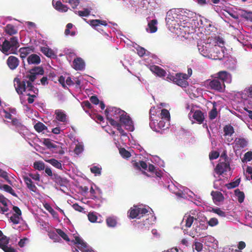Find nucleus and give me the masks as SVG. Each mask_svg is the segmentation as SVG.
Instances as JSON below:
<instances>
[{"label":"nucleus","mask_w":252,"mask_h":252,"mask_svg":"<svg viewBox=\"0 0 252 252\" xmlns=\"http://www.w3.org/2000/svg\"><path fill=\"white\" fill-rule=\"evenodd\" d=\"M157 20H153L148 23V28L146 29L147 31H149L151 33L155 32L157 31Z\"/></svg>","instance_id":"nucleus-26"},{"label":"nucleus","mask_w":252,"mask_h":252,"mask_svg":"<svg viewBox=\"0 0 252 252\" xmlns=\"http://www.w3.org/2000/svg\"><path fill=\"white\" fill-rule=\"evenodd\" d=\"M73 208L79 212H83L84 211V209L81 207V206L79 205L77 203H75L73 204L72 205Z\"/></svg>","instance_id":"nucleus-58"},{"label":"nucleus","mask_w":252,"mask_h":252,"mask_svg":"<svg viewBox=\"0 0 252 252\" xmlns=\"http://www.w3.org/2000/svg\"><path fill=\"white\" fill-rule=\"evenodd\" d=\"M14 82L16 92L19 94H22L26 90V81H21L19 78H15Z\"/></svg>","instance_id":"nucleus-9"},{"label":"nucleus","mask_w":252,"mask_h":252,"mask_svg":"<svg viewBox=\"0 0 252 252\" xmlns=\"http://www.w3.org/2000/svg\"><path fill=\"white\" fill-rule=\"evenodd\" d=\"M56 119L61 122L66 121V115L62 110L57 109L55 111Z\"/></svg>","instance_id":"nucleus-22"},{"label":"nucleus","mask_w":252,"mask_h":252,"mask_svg":"<svg viewBox=\"0 0 252 252\" xmlns=\"http://www.w3.org/2000/svg\"><path fill=\"white\" fill-rule=\"evenodd\" d=\"M219 156V153L216 151H213L209 155L210 159H214L217 158Z\"/></svg>","instance_id":"nucleus-62"},{"label":"nucleus","mask_w":252,"mask_h":252,"mask_svg":"<svg viewBox=\"0 0 252 252\" xmlns=\"http://www.w3.org/2000/svg\"><path fill=\"white\" fill-rule=\"evenodd\" d=\"M184 220H185L186 221V226L187 227H190L191 224H192V222L194 220V218L193 217L189 216L185 217Z\"/></svg>","instance_id":"nucleus-41"},{"label":"nucleus","mask_w":252,"mask_h":252,"mask_svg":"<svg viewBox=\"0 0 252 252\" xmlns=\"http://www.w3.org/2000/svg\"><path fill=\"white\" fill-rule=\"evenodd\" d=\"M150 125L152 128L154 127L156 131H158V129L168 128L169 122L162 119L154 120L151 117V121Z\"/></svg>","instance_id":"nucleus-5"},{"label":"nucleus","mask_w":252,"mask_h":252,"mask_svg":"<svg viewBox=\"0 0 252 252\" xmlns=\"http://www.w3.org/2000/svg\"><path fill=\"white\" fill-rule=\"evenodd\" d=\"M123 119H121L119 122L122 123L125 126L126 129L129 131H132L134 130L133 123L129 117V116L127 115V114L125 112L123 115Z\"/></svg>","instance_id":"nucleus-8"},{"label":"nucleus","mask_w":252,"mask_h":252,"mask_svg":"<svg viewBox=\"0 0 252 252\" xmlns=\"http://www.w3.org/2000/svg\"><path fill=\"white\" fill-rule=\"evenodd\" d=\"M51 179L60 186H64L67 183V180L65 178H62L57 173H54Z\"/></svg>","instance_id":"nucleus-15"},{"label":"nucleus","mask_w":252,"mask_h":252,"mask_svg":"<svg viewBox=\"0 0 252 252\" xmlns=\"http://www.w3.org/2000/svg\"><path fill=\"white\" fill-rule=\"evenodd\" d=\"M140 215V208L134 206V208H131L130 210L129 217L131 219H134L139 217Z\"/></svg>","instance_id":"nucleus-30"},{"label":"nucleus","mask_w":252,"mask_h":252,"mask_svg":"<svg viewBox=\"0 0 252 252\" xmlns=\"http://www.w3.org/2000/svg\"><path fill=\"white\" fill-rule=\"evenodd\" d=\"M34 128L35 130L38 132H42L44 130L47 129V127L41 122L37 123L34 126Z\"/></svg>","instance_id":"nucleus-35"},{"label":"nucleus","mask_w":252,"mask_h":252,"mask_svg":"<svg viewBox=\"0 0 252 252\" xmlns=\"http://www.w3.org/2000/svg\"><path fill=\"white\" fill-rule=\"evenodd\" d=\"M29 175L31 178L35 181H39L40 180V175L39 174L30 173Z\"/></svg>","instance_id":"nucleus-64"},{"label":"nucleus","mask_w":252,"mask_h":252,"mask_svg":"<svg viewBox=\"0 0 252 252\" xmlns=\"http://www.w3.org/2000/svg\"><path fill=\"white\" fill-rule=\"evenodd\" d=\"M160 115V117L159 118V119H162L166 121L169 122L170 115L169 112L167 110L165 109H162L161 111Z\"/></svg>","instance_id":"nucleus-31"},{"label":"nucleus","mask_w":252,"mask_h":252,"mask_svg":"<svg viewBox=\"0 0 252 252\" xmlns=\"http://www.w3.org/2000/svg\"><path fill=\"white\" fill-rule=\"evenodd\" d=\"M212 211L214 213L218 214L219 216L220 217L225 216V213L221 211L220 208L213 209Z\"/></svg>","instance_id":"nucleus-54"},{"label":"nucleus","mask_w":252,"mask_h":252,"mask_svg":"<svg viewBox=\"0 0 252 252\" xmlns=\"http://www.w3.org/2000/svg\"><path fill=\"white\" fill-rule=\"evenodd\" d=\"M235 142L240 148H244L247 145V141L244 138H237Z\"/></svg>","instance_id":"nucleus-34"},{"label":"nucleus","mask_w":252,"mask_h":252,"mask_svg":"<svg viewBox=\"0 0 252 252\" xmlns=\"http://www.w3.org/2000/svg\"><path fill=\"white\" fill-rule=\"evenodd\" d=\"M218 75L220 81L223 83L224 82L230 83L231 82V76L226 71H220L218 73Z\"/></svg>","instance_id":"nucleus-13"},{"label":"nucleus","mask_w":252,"mask_h":252,"mask_svg":"<svg viewBox=\"0 0 252 252\" xmlns=\"http://www.w3.org/2000/svg\"><path fill=\"white\" fill-rule=\"evenodd\" d=\"M173 81L182 87H186L188 85L187 80L189 76L185 73H177L172 77Z\"/></svg>","instance_id":"nucleus-4"},{"label":"nucleus","mask_w":252,"mask_h":252,"mask_svg":"<svg viewBox=\"0 0 252 252\" xmlns=\"http://www.w3.org/2000/svg\"><path fill=\"white\" fill-rule=\"evenodd\" d=\"M218 114L217 108L215 104H213V109L210 111L209 113V116L210 119L213 120L216 118Z\"/></svg>","instance_id":"nucleus-42"},{"label":"nucleus","mask_w":252,"mask_h":252,"mask_svg":"<svg viewBox=\"0 0 252 252\" xmlns=\"http://www.w3.org/2000/svg\"><path fill=\"white\" fill-rule=\"evenodd\" d=\"M3 242H4V243H8L9 240L6 236H3V233L0 230V245Z\"/></svg>","instance_id":"nucleus-56"},{"label":"nucleus","mask_w":252,"mask_h":252,"mask_svg":"<svg viewBox=\"0 0 252 252\" xmlns=\"http://www.w3.org/2000/svg\"><path fill=\"white\" fill-rule=\"evenodd\" d=\"M74 243L79 245L78 248L82 252H85L86 251H89V250H87V244L80 237L78 236L75 237Z\"/></svg>","instance_id":"nucleus-18"},{"label":"nucleus","mask_w":252,"mask_h":252,"mask_svg":"<svg viewBox=\"0 0 252 252\" xmlns=\"http://www.w3.org/2000/svg\"><path fill=\"white\" fill-rule=\"evenodd\" d=\"M91 171L93 173H94L96 174H100V172H101L100 169L96 166H93V167H92L91 168Z\"/></svg>","instance_id":"nucleus-63"},{"label":"nucleus","mask_w":252,"mask_h":252,"mask_svg":"<svg viewBox=\"0 0 252 252\" xmlns=\"http://www.w3.org/2000/svg\"><path fill=\"white\" fill-rule=\"evenodd\" d=\"M40 51L47 57L53 58L55 56L54 51L49 47H42Z\"/></svg>","instance_id":"nucleus-25"},{"label":"nucleus","mask_w":252,"mask_h":252,"mask_svg":"<svg viewBox=\"0 0 252 252\" xmlns=\"http://www.w3.org/2000/svg\"><path fill=\"white\" fill-rule=\"evenodd\" d=\"M49 237L50 239L54 240L55 242L58 241V240L60 239L58 233L57 234L54 232H50Z\"/></svg>","instance_id":"nucleus-48"},{"label":"nucleus","mask_w":252,"mask_h":252,"mask_svg":"<svg viewBox=\"0 0 252 252\" xmlns=\"http://www.w3.org/2000/svg\"><path fill=\"white\" fill-rule=\"evenodd\" d=\"M20 216L13 214L10 219L13 223L18 224L19 223Z\"/></svg>","instance_id":"nucleus-51"},{"label":"nucleus","mask_w":252,"mask_h":252,"mask_svg":"<svg viewBox=\"0 0 252 252\" xmlns=\"http://www.w3.org/2000/svg\"><path fill=\"white\" fill-rule=\"evenodd\" d=\"M212 44L201 41L198 43L197 47L200 53L206 58H212L211 55H209L210 50H211Z\"/></svg>","instance_id":"nucleus-3"},{"label":"nucleus","mask_w":252,"mask_h":252,"mask_svg":"<svg viewBox=\"0 0 252 252\" xmlns=\"http://www.w3.org/2000/svg\"><path fill=\"white\" fill-rule=\"evenodd\" d=\"M27 62L29 64H39L41 62V59L38 55L32 54L28 57Z\"/></svg>","instance_id":"nucleus-17"},{"label":"nucleus","mask_w":252,"mask_h":252,"mask_svg":"<svg viewBox=\"0 0 252 252\" xmlns=\"http://www.w3.org/2000/svg\"><path fill=\"white\" fill-rule=\"evenodd\" d=\"M236 195L238 197V201L240 203L243 202L244 199V193L243 192L240 191H235Z\"/></svg>","instance_id":"nucleus-49"},{"label":"nucleus","mask_w":252,"mask_h":252,"mask_svg":"<svg viewBox=\"0 0 252 252\" xmlns=\"http://www.w3.org/2000/svg\"><path fill=\"white\" fill-rule=\"evenodd\" d=\"M191 113H193L192 117L199 124L203 123L204 120V114L199 110H194L192 108H191L190 112L189 114V117L190 118Z\"/></svg>","instance_id":"nucleus-11"},{"label":"nucleus","mask_w":252,"mask_h":252,"mask_svg":"<svg viewBox=\"0 0 252 252\" xmlns=\"http://www.w3.org/2000/svg\"><path fill=\"white\" fill-rule=\"evenodd\" d=\"M4 32L6 34L12 36L16 34L18 31L14 25L8 24L4 27Z\"/></svg>","instance_id":"nucleus-21"},{"label":"nucleus","mask_w":252,"mask_h":252,"mask_svg":"<svg viewBox=\"0 0 252 252\" xmlns=\"http://www.w3.org/2000/svg\"><path fill=\"white\" fill-rule=\"evenodd\" d=\"M44 207L53 216L57 215V213L49 204H46Z\"/></svg>","instance_id":"nucleus-50"},{"label":"nucleus","mask_w":252,"mask_h":252,"mask_svg":"<svg viewBox=\"0 0 252 252\" xmlns=\"http://www.w3.org/2000/svg\"><path fill=\"white\" fill-rule=\"evenodd\" d=\"M228 169H229V164L226 162V161L218 164L215 169L216 172L220 175L222 174L224 172L227 171Z\"/></svg>","instance_id":"nucleus-14"},{"label":"nucleus","mask_w":252,"mask_h":252,"mask_svg":"<svg viewBox=\"0 0 252 252\" xmlns=\"http://www.w3.org/2000/svg\"><path fill=\"white\" fill-rule=\"evenodd\" d=\"M3 189L5 191L10 193L12 195L17 197V195L15 193L14 189L9 186L7 185H3L2 186H0V189Z\"/></svg>","instance_id":"nucleus-32"},{"label":"nucleus","mask_w":252,"mask_h":252,"mask_svg":"<svg viewBox=\"0 0 252 252\" xmlns=\"http://www.w3.org/2000/svg\"><path fill=\"white\" fill-rule=\"evenodd\" d=\"M33 167L38 170L41 171L45 169L44 163L41 161H35L33 163Z\"/></svg>","instance_id":"nucleus-38"},{"label":"nucleus","mask_w":252,"mask_h":252,"mask_svg":"<svg viewBox=\"0 0 252 252\" xmlns=\"http://www.w3.org/2000/svg\"><path fill=\"white\" fill-rule=\"evenodd\" d=\"M211 195L215 202H221L223 200V196L222 193L219 191H212Z\"/></svg>","instance_id":"nucleus-27"},{"label":"nucleus","mask_w":252,"mask_h":252,"mask_svg":"<svg viewBox=\"0 0 252 252\" xmlns=\"http://www.w3.org/2000/svg\"><path fill=\"white\" fill-rule=\"evenodd\" d=\"M46 162L51 164L52 166L55 167L56 168L59 169H63L62 164L61 161H58V160L55 158H51L46 160Z\"/></svg>","instance_id":"nucleus-28"},{"label":"nucleus","mask_w":252,"mask_h":252,"mask_svg":"<svg viewBox=\"0 0 252 252\" xmlns=\"http://www.w3.org/2000/svg\"><path fill=\"white\" fill-rule=\"evenodd\" d=\"M68 2L73 8H75L79 3V0H69Z\"/></svg>","instance_id":"nucleus-59"},{"label":"nucleus","mask_w":252,"mask_h":252,"mask_svg":"<svg viewBox=\"0 0 252 252\" xmlns=\"http://www.w3.org/2000/svg\"><path fill=\"white\" fill-rule=\"evenodd\" d=\"M209 225L211 226H214L218 224V220L216 218H211L208 222Z\"/></svg>","instance_id":"nucleus-57"},{"label":"nucleus","mask_w":252,"mask_h":252,"mask_svg":"<svg viewBox=\"0 0 252 252\" xmlns=\"http://www.w3.org/2000/svg\"><path fill=\"white\" fill-rule=\"evenodd\" d=\"M19 63L18 58L13 56H9L6 61L8 66L11 70L15 69L18 66Z\"/></svg>","instance_id":"nucleus-12"},{"label":"nucleus","mask_w":252,"mask_h":252,"mask_svg":"<svg viewBox=\"0 0 252 252\" xmlns=\"http://www.w3.org/2000/svg\"><path fill=\"white\" fill-rule=\"evenodd\" d=\"M150 70L154 73L157 74L159 76H165L166 72L162 68L158 66L152 65L150 67Z\"/></svg>","instance_id":"nucleus-23"},{"label":"nucleus","mask_w":252,"mask_h":252,"mask_svg":"<svg viewBox=\"0 0 252 252\" xmlns=\"http://www.w3.org/2000/svg\"><path fill=\"white\" fill-rule=\"evenodd\" d=\"M238 13L242 17L252 22V12H248L243 9H239Z\"/></svg>","instance_id":"nucleus-24"},{"label":"nucleus","mask_w":252,"mask_h":252,"mask_svg":"<svg viewBox=\"0 0 252 252\" xmlns=\"http://www.w3.org/2000/svg\"><path fill=\"white\" fill-rule=\"evenodd\" d=\"M26 81V84L27 83V86H26V89L29 91H32L34 89V86L32 84V82L30 81Z\"/></svg>","instance_id":"nucleus-61"},{"label":"nucleus","mask_w":252,"mask_h":252,"mask_svg":"<svg viewBox=\"0 0 252 252\" xmlns=\"http://www.w3.org/2000/svg\"><path fill=\"white\" fill-rule=\"evenodd\" d=\"M43 144L49 149H51V146L53 142L50 139H45L43 141Z\"/></svg>","instance_id":"nucleus-60"},{"label":"nucleus","mask_w":252,"mask_h":252,"mask_svg":"<svg viewBox=\"0 0 252 252\" xmlns=\"http://www.w3.org/2000/svg\"><path fill=\"white\" fill-rule=\"evenodd\" d=\"M26 78L28 79V81H30L31 82H33L37 78V75L35 74V73L31 72L30 71V74H27L25 76Z\"/></svg>","instance_id":"nucleus-44"},{"label":"nucleus","mask_w":252,"mask_h":252,"mask_svg":"<svg viewBox=\"0 0 252 252\" xmlns=\"http://www.w3.org/2000/svg\"><path fill=\"white\" fill-rule=\"evenodd\" d=\"M31 72L35 73L36 75H43L44 71L43 68L40 66L34 67L32 69H31Z\"/></svg>","instance_id":"nucleus-39"},{"label":"nucleus","mask_w":252,"mask_h":252,"mask_svg":"<svg viewBox=\"0 0 252 252\" xmlns=\"http://www.w3.org/2000/svg\"><path fill=\"white\" fill-rule=\"evenodd\" d=\"M211 89L219 92H222L225 88L224 83L219 79H214L211 81L209 84Z\"/></svg>","instance_id":"nucleus-10"},{"label":"nucleus","mask_w":252,"mask_h":252,"mask_svg":"<svg viewBox=\"0 0 252 252\" xmlns=\"http://www.w3.org/2000/svg\"><path fill=\"white\" fill-rule=\"evenodd\" d=\"M90 100L94 104L97 105L100 102L99 100L96 95H93L90 98Z\"/></svg>","instance_id":"nucleus-55"},{"label":"nucleus","mask_w":252,"mask_h":252,"mask_svg":"<svg viewBox=\"0 0 252 252\" xmlns=\"http://www.w3.org/2000/svg\"><path fill=\"white\" fill-rule=\"evenodd\" d=\"M224 135L225 136H231L234 133L233 127L231 126H226L224 127Z\"/></svg>","instance_id":"nucleus-37"},{"label":"nucleus","mask_w":252,"mask_h":252,"mask_svg":"<svg viewBox=\"0 0 252 252\" xmlns=\"http://www.w3.org/2000/svg\"><path fill=\"white\" fill-rule=\"evenodd\" d=\"M209 55H211L212 58L209 59L212 60H221L223 57V51L219 46L212 44L211 50H210Z\"/></svg>","instance_id":"nucleus-6"},{"label":"nucleus","mask_w":252,"mask_h":252,"mask_svg":"<svg viewBox=\"0 0 252 252\" xmlns=\"http://www.w3.org/2000/svg\"><path fill=\"white\" fill-rule=\"evenodd\" d=\"M54 6L56 10L61 12H66L68 10L67 6L66 5L63 4L60 1H57Z\"/></svg>","instance_id":"nucleus-29"},{"label":"nucleus","mask_w":252,"mask_h":252,"mask_svg":"<svg viewBox=\"0 0 252 252\" xmlns=\"http://www.w3.org/2000/svg\"><path fill=\"white\" fill-rule=\"evenodd\" d=\"M56 232L63 240L67 242H69L70 239L67 234H66L61 229H57Z\"/></svg>","instance_id":"nucleus-40"},{"label":"nucleus","mask_w":252,"mask_h":252,"mask_svg":"<svg viewBox=\"0 0 252 252\" xmlns=\"http://www.w3.org/2000/svg\"><path fill=\"white\" fill-rule=\"evenodd\" d=\"M82 106L84 108V109H92V105L91 104V103L88 100H85L82 102Z\"/></svg>","instance_id":"nucleus-53"},{"label":"nucleus","mask_w":252,"mask_h":252,"mask_svg":"<svg viewBox=\"0 0 252 252\" xmlns=\"http://www.w3.org/2000/svg\"><path fill=\"white\" fill-rule=\"evenodd\" d=\"M33 51V50L31 47H22L19 50L20 57L23 60L25 59L29 54Z\"/></svg>","instance_id":"nucleus-19"},{"label":"nucleus","mask_w":252,"mask_h":252,"mask_svg":"<svg viewBox=\"0 0 252 252\" xmlns=\"http://www.w3.org/2000/svg\"><path fill=\"white\" fill-rule=\"evenodd\" d=\"M174 17L172 16V10L168 11L166 13V18L165 19L167 24H170V21H173L174 20Z\"/></svg>","instance_id":"nucleus-45"},{"label":"nucleus","mask_w":252,"mask_h":252,"mask_svg":"<svg viewBox=\"0 0 252 252\" xmlns=\"http://www.w3.org/2000/svg\"><path fill=\"white\" fill-rule=\"evenodd\" d=\"M88 219L91 222L96 221L97 217L94 213H90L88 215Z\"/></svg>","instance_id":"nucleus-47"},{"label":"nucleus","mask_w":252,"mask_h":252,"mask_svg":"<svg viewBox=\"0 0 252 252\" xmlns=\"http://www.w3.org/2000/svg\"><path fill=\"white\" fill-rule=\"evenodd\" d=\"M20 46L18 37L12 36L9 39H5L0 47L2 53L8 55L9 54H17V50Z\"/></svg>","instance_id":"nucleus-1"},{"label":"nucleus","mask_w":252,"mask_h":252,"mask_svg":"<svg viewBox=\"0 0 252 252\" xmlns=\"http://www.w3.org/2000/svg\"><path fill=\"white\" fill-rule=\"evenodd\" d=\"M131 162L133 167L137 169H141V168H142L145 170H148L150 172H154L155 169V167L153 165L149 164L148 166L146 163L142 161L137 162L136 161L132 160Z\"/></svg>","instance_id":"nucleus-7"},{"label":"nucleus","mask_w":252,"mask_h":252,"mask_svg":"<svg viewBox=\"0 0 252 252\" xmlns=\"http://www.w3.org/2000/svg\"><path fill=\"white\" fill-rule=\"evenodd\" d=\"M73 65L75 70H82L84 68L85 63L81 58H77L74 60Z\"/></svg>","instance_id":"nucleus-16"},{"label":"nucleus","mask_w":252,"mask_h":252,"mask_svg":"<svg viewBox=\"0 0 252 252\" xmlns=\"http://www.w3.org/2000/svg\"><path fill=\"white\" fill-rule=\"evenodd\" d=\"M202 247L203 245L201 243L196 242L193 246V249H195L198 252H199L202 250Z\"/></svg>","instance_id":"nucleus-52"},{"label":"nucleus","mask_w":252,"mask_h":252,"mask_svg":"<svg viewBox=\"0 0 252 252\" xmlns=\"http://www.w3.org/2000/svg\"><path fill=\"white\" fill-rule=\"evenodd\" d=\"M8 243H4V242H3L0 245V248L2 249L4 252H16V251L14 248L7 246V245Z\"/></svg>","instance_id":"nucleus-33"},{"label":"nucleus","mask_w":252,"mask_h":252,"mask_svg":"<svg viewBox=\"0 0 252 252\" xmlns=\"http://www.w3.org/2000/svg\"><path fill=\"white\" fill-rule=\"evenodd\" d=\"M119 153L123 158H127L131 156V153L124 148L119 149Z\"/></svg>","instance_id":"nucleus-36"},{"label":"nucleus","mask_w":252,"mask_h":252,"mask_svg":"<svg viewBox=\"0 0 252 252\" xmlns=\"http://www.w3.org/2000/svg\"><path fill=\"white\" fill-rule=\"evenodd\" d=\"M23 180L26 183L27 188L31 190L33 192H36L37 190V188L36 186L33 184L31 179L27 176H23Z\"/></svg>","instance_id":"nucleus-20"},{"label":"nucleus","mask_w":252,"mask_h":252,"mask_svg":"<svg viewBox=\"0 0 252 252\" xmlns=\"http://www.w3.org/2000/svg\"><path fill=\"white\" fill-rule=\"evenodd\" d=\"M78 14L81 17H87L90 15V11L87 9H85L83 11H77Z\"/></svg>","instance_id":"nucleus-46"},{"label":"nucleus","mask_w":252,"mask_h":252,"mask_svg":"<svg viewBox=\"0 0 252 252\" xmlns=\"http://www.w3.org/2000/svg\"><path fill=\"white\" fill-rule=\"evenodd\" d=\"M125 112L116 107L111 108V126L116 127L117 130L122 134H124L121 125L119 123L121 119H123Z\"/></svg>","instance_id":"nucleus-2"},{"label":"nucleus","mask_w":252,"mask_h":252,"mask_svg":"<svg viewBox=\"0 0 252 252\" xmlns=\"http://www.w3.org/2000/svg\"><path fill=\"white\" fill-rule=\"evenodd\" d=\"M0 177L4 179L9 184H11V182L9 180L6 172L0 168Z\"/></svg>","instance_id":"nucleus-43"}]
</instances>
